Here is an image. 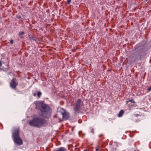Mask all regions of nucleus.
Here are the masks:
<instances>
[{
	"label": "nucleus",
	"mask_w": 151,
	"mask_h": 151,
	"mask_svg": "<svg viewBox=\"0 0 151 151\" xmlns=\"http://www.w3.org/2000/svg\"><path fill=\"white\" fill-rule=\"evenodd\" d=\"M124 113V111L123 110H121L119 112L118 114V116L119 117H121L122 115Z\"/></svg>",
	"instance_id": "obj_8"
},
{
	"label": "nucleus",
	"mask_w": 151,
	"mask_h": 151,
	"mask_svg": "<svg viewBox=\"0 0 151 151\" xmlns=\"http://www.w3.org/2000/svg\"><path fill=\"white\" fill-rule=\"evenodd\" d=\"M99 148L98 147H96V151H99Z\"/></svg>",
	"instance_id": "obj_13"
},
{
	"label": "nucleus",
	"mask_w": 151,
	"mask_h": 151,
	"mask_svg": "<svg viewBox=\"0 0 151 151\" xmlns=\"http://www.w3.org/2000/svg\"><path fill=\"white\" fill-rule=\"evenodd\" d=\"M3 70L2 68H0V71H1Z\"/></svg>",
	"instance_id": "obj_19"
},
{
	"label": "nucleus",
	"mask_w": 151,
	"mask_h": 151,
	"mask_svg": "<svg viewBox=\"0 0 151 151\" xmlns=\"http://www.w3.org/2000/svg\"><path fill=\"white\" fill-rule=\"evenodd\" d=\"M71 0H67V3L68 4H69L70 2H71Z\"/></svg>",
	"instance_id": "obj_12"
},
{
	"label": "nucleus",
	"mask_w": 151,
	"mask_h": 151,
	"mask_svg": "<svg viewBox=\"0 0 151 151\" xmlns=\"http://www.w3.org/2000/svg\"><path fill=\"white\" fill-rule=\"evenodd\" d=\"M147 90L148 91H149L151 90V87H149L147 89Z\"/></svg>",
	"instance_id": "obj_15"
},
{
	"label": "nucleus",
	"mask_w": 151,
	"mask_h": 151,
	"mask_svg": "<svg viewBox=\"0 0 151 151\" xmlns=\"http://www.w3.org/2000/svg\"><path fill=\"white\" fill-rule=\"evenodd\" d=\"M18 85V83L16 82V80L15 78H13L11 80L10 83L11 87L13 88H16L17 86Z\"/></svg>",
	"instance_id": "obj_5"
},
{
	"label": "nucleus",
	"mask_w": 151,
	"mask_h": 151,
	"mask_svg": "<svg viewBox=\"0 0 151 151\" xmlns=\"http://www.w3.org/2000/svg\"><path fill=\"white\" fill-rule=\"evenodd\" d=\"M10 43L11 44H13V41L12 40H10Z\"/></svg>",
	"instance_id": "obj_14"
},
{
	"label": "nucleus",
	"mask_w": 151,
	"mask_h": 151,
	"mask_svg": "<svg viewBox=\"0 0 151 151\" xmlns=\"http://www.w3.org/2000/svg\"><path fill=\"white\" fill-rule=\"evenodd\" d=\"M55 117H57V116L56 115H55L54 116Z\"/></svg>",
	"instance_id": "obj_21"
},
{
	"label": "nucleus",
	"mask_w": 151,
	"mask_h": 151,
	"mask_svg": "<svg viewBox=\"0 0 151 151\" xmlns=\"http://www.w3.org/2000/svg\"><path fill=\"white\" fill-rule=\"evenodd\" d=\"M45 122V120L43 118L38 117L29 121V124L31 126L40 128L44 124Z\"/></svg>",
	"instance_id": "obj_2"
},
{
	"label": "nucleus",
	"mask_w": 151,
	"mask_h": 151,
	"mask_svg": "<svg viewBox=\"0 0 151 151\" xmlns=\"http://www.w3.org/2000/svg\"><path fill=\"white\" fill-rule=\"evenodd\" d=\"M83 103L82 102L81 100L80 99H78L74 105V109L75 114L78 113V111L80 110L81 107L82 106Z\"/></svg>",
	"instance_id": "obj_4"
},
{
	"label": "nucleus",
	"mask_w": 151,
	"mask_h": 151,
	"mask_svg": "<svg viewBox=\"0 0 151 151\" xmlns=\"http://www.w3.org/2000/svg\"><path fill=\"white\" fill-rule=\"evenodd\" d=\"M41 95H42V93L40 91H39L38 92L37 94V95L38 97L39 98L40 97V96Z\"/></svg>",
	"instance_id": "obj_11"
},
{
	"label": "nucleus",
	"mask_w": 151,
	"mask_h": 151,
	"mask_svg": "<svg viewBox=\"0 0 151 151\" xmlns=\"http://www.w3.org/2000/svg\"><path fill=\"white\" fill-rule=\"evenodd\" d=\"M143 50L142 49L140 50H139V58H138L137 57H136L134 60V61L136 60H139L140 59H141L142 58V55H141L142 54V53L143 52Z\"/></svg>",
	"instance_id": "obj_7"
},
{
	"label": "nucleus",
	"mask_w": 151,
	"mask_h": 151,
	"mask_svg": "<svg viewBox=\"0 0 151 151\" xmlns=\"http://www.w3.org/2000/svg\"><path fill=\"white\" fill-rule=\"evenodd\" d=\"M24 34V32H22L20 33H19V35H21Z\"/></svg>",
	"instance_id": "obj_16"
},
{
	"label": "nucleus",
	"mask_w": 151,
	"mask_h": 151,
	"mask_svg": "<svg viewBox=\"0 0 151 151\" xmlns=\"http://www.w3.org/2000/svg\"><path fill=\"white\" fill-rule=\"evenodd\" d=\"M129 102H131V103L134 104L135 103V101L133 99H129L128 101H126V104H128V103Z\"/></svg>",
	"instance_id": "obj_9"
},
{
	"label": "nucleus",
	"mask_w": 151,
	"mask_h": 151,
	"mask_svg": "<svg viewBox=\"0 0 151 151\" xmlns=\"http://www.w3.org/2000/svg\"><path fill=\"white\" fill-rule=\"evenodd\" d=\"M84 151H87V150H84Z\"/></svg>",
	"instance_id": "obj_22"
},
{
	"label": "nucleus",
	"mask_w": 151,
	"mask_h": 151,
	"mask_svg": "<svg viewBox=\"0 0 151 151\" xmlns=\"http://www.w3.org/2000/svg\"><path fill=\"white\" fill-rule=\"evenodd\" d=\"M2 65V63L1 61L0 60V67Z\"/></svg>",
	"instance_id": "obj_17"
},
{
	"label": "nucleus",
	"mask_w": 151,
	"mask_h": 151,
	"mask_svg": "<svg viewBox=\"0 0 151 151\" xmlns=\"http://www.w3.org/2000/svg\"><path fill=\"white\" fill-rule=\"evenodd\" d=\"M59 119L60 121H61L62 120V119L61 118H59Z\"/></svg>",
	"instance_id": "obj_20"
},
{
	"label": "nucleus",
	"mask_w": 151,
	"mask_h": 151,
	"mask_svg": "<svg viewBox=\"0 0 151 151\" xmlns=\"http://www.w3.org/2000/svg\"><path fill=\"white\" fill-rule=\"evenodd\" d=\"M36 108L44 114H49L51 111L50 107L44 104L43 101L37 102L36 104Z\"/></svg>",
	"instance_id": "obj_1"
},
{
	"label": "nucleus",
	"mask_w": 151,
	"mask_h": 151,
	"mask_svg": "<svg viewBox=\"0 0 151 151\" xmlns=\"http://www.w3.org/2000/svg\"><path fill=\"white\" fill-rule=\"evenodd\" d=\"M146 1H147L148 0H145Z\"/></svg>",
	"instance_id": "obj_23"
},
{
	"label": "nucleus",
	"mask_w": 151,
	"mask_h": 151,
	"mask_svg": "<svg viewBox=\"0 0 151 151\" xmlns=\"http://www.w3.org/2000/svg\"><path fill=\"white\" fill-rule=\"evenodd\" d=\"M14 142L18 145H21L22 144V141L19 135V129L16 128L14 130L12 134Z\"/></svg>",
	"instance_id": "obj_3"
},
{
	"label": "nucleus",
	"mask_w": 151,
	"mask_h": 151,
	"mask_svg": "<svg viewBox=\"0 0 151 151\" xmlns=\"http://www.w3.org/2000/svg\"><path fill=\"white\" fill-rule=\"evenodd\" d=\"M63 111L64 112H62V115L63 119L65 120L67 119L69 117V114L68 113L66 112L63 110V109H62Z\"/></svg>",
	"instance_id": "obj_6"
},
{
	"label": "nucleus",
	"mask_w": 151,
	"mask_h": 151,
	"mask_svg": "<svg viewBox=\"0 0 151 151\" xmlns=\"http://www.w3.org/2000/svg\"><path fill=\"white\" fill-rule=\"evenodd\" d=\"M58 151H66V149L63 147H61L58 149Z\"/></svg>",
	"instance_id": "obj_10"
},
{
	"label": "nucleus",
	"mask_w": 151,
	"mask_h": 151,
	"mask_svg": "<svg viewBox=\"0 0 151 151\" xmlns=\"http://www.w3.org/2000/svg\"><path fill=\"white\" fill-rule=\"evenodd\" d=\"M33 95H34V96H36V93H33Z\"/></svg>",
	"instance_id": "obj_18"
}]
</instances>
